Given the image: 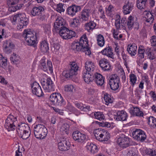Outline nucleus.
Segmentation results:
<instances>
[{
    "label": "nucleus",
    "mask_w": 156,
    "mask_h": 156,
    "mask_svg": "<svg viewBox=\"0 0 156 156\" xmlns=\"http://www.w3.org/2000/svg\"><path fill=\"white\" fill-rule=\"evenodd\" d=\"M19 57L17 56L16 54L14 53L10 58L11 62L16 64H18L19 62Z\"/></svg>",
    "instance_id": "nucleus-54"
},
{
    "label": "nucleus",
    "mask_w": 156,
    "mask_h": 156,
    "mask_svg": "<svg viewBox=\"0 0 156 156\" xmlns=\"http://www.w3.org/2000/svg\"><path fill=\"white\" fill-rule=\"evenodd\" d=\"M148 123L150 126L153 128L156 129V118L151 116L147 119Z\"/></svg>",
    "instance_id": "nucleus-38"
},
{
    "label": "nucleus",
    "mask_w": 156,
    "mask_h": 156,
    "mask_svg": "<svg viewBox=\"0 0 156 156\" xmlns=\"http://www.w3.org/2000/svg\"><path fill=\"white\" fill-rule=\"evenodd\" d=\"M31 133V131L28 130L26 131L19 133V136L23 139H27L30 136Z\"/></svg>",
    "instance_id": "nucleus-51"
},
{
    "label": "nucleus",
    "mask_w": 156,
    "mask_h": 156,
    "mask_svg": "<svg viewBox=\"0 0 156 156\" xmlns=\"http://www.w3.org/2000/svg\"><path fill=\"white\" fill-rule=\"evenodd\" d=\"M4 126L5 128L9 131L14 130L16 128L15 124H11L7 122H5Z\"/></svg>",
    "instance_id": "nucleus-48"
},
{
    "label": "nucleus",
    "mask_w": 156,
    "mask_h": 156,
    "mask_svg": "<svg viewBox=\"0 0 156 156\" xmlns=\"http://www.w3.org/2000/svg\"><path fill=\"white\" fill-rule=\"evenodd\" d=\"M154 51L151 48L147 47L146 48V54L150 60H153L155 58V56L154 53Z\"/></svg>",
    "instance_id": "nucleus-36"
},
{
    "label": "nucleus",
    "mask_w": 156,
    "mask_h": 156,
    "mask_svg": "<svg viewBox=\"0 0 156 156\" xmlns=\"http://www.w3.org/2000/svg\"><path fill=\"white\" fill-rule=\"evenodd\" d=\"M67 29L68 28L65 26L56 30H55V32L58 33L62 38L66 39L68 37H66L67 35H66V32H67Z\"/></svg>",
    "instance_id": "nucleus-32"
},
{
    "label": "nucleus",
    "mask_w": 156,
    "mask_h": 156,
    "mask_svg": "<svg viewBox=\"0 0 156 156\" xmlns=\"http://www.w3.org/2000/svg\"><path fill=\"white\" fill-rule=\"evenodd\" d=\"M80 6L74 5L68 7L67 12L68 14L72 16H75L76 13L80 10Z\"/></svg>",
    "instance_id": "nucleus-21"
},
{
    "label": "nucleus",
    "mask_w": 156,
    "mask_h": 156,
    "mask_svg": "<svg viewBox=\"0 0 156 156\" xmlns=\"http://www.w3.org/2000/svg\"><path fill=\"white\" fill-rule=\"evenodd\" d=\"M7 58L0 54V66L5 69L7 65Z\"/></svg>",
    "instance_id": "nucleus-40"
},
{
    "label": "nucleus",
    "mask_w": 156,
    "mask_h": 156,
    "mask_svg": "<svg viewBox=\"0 0 156 156\" xmlns=\"http://www.w3.org/2000/svg\"><path fill=\"white\" fill-rule=\"evenodd\" d=\"M59 149L62 151H66L68 150L70 147V142L66 140H63L59 142L58 144Z\"/></svg>",
    "instance_id": "nucleus-25"
},
{
    "label": "nucleus",
    "mask_w": 156,
    "mask_h": 156,
    "mask_svg": "<svg viewBox=\"0 0 156 156\" xmlns=\"http://www.w3.org/2000/svg\"><path fill=\"white\" fill-rule=\"evenodd\" d=\"M86 147L88 152L91 154H94L98 152V149L97 146L92 143H87Z\"/></svg>",
    "instance_id": "nucleus-26"
},
{
    "label": "nucleus",
    "mask_w": 156,
    "mask_h": 156,
    "mask_svg": "<svg viewBox=\"0 0 156 156\" xmlns=\"http://www.w3.org/2000/svg\"><path fill=\"white\" fill-rule=\"evenodd\" d=\"M65 25L66 21L64 19L61 17H58L55 22L54 28L53 29V31L55 32V30L65 27Z\"/></svg>",
    "instance_id": "nucleus-19"
},
{
    "label": "nucleus",
    "mask_w": 156,
    "mask_h": 156,
    "mask_svg": "<svg viewBox=\"0 0 156 156\" xmlns=\"http://www.w3.org/2000/svg\"><path fill=\"white\" fill-rule=\"evenodd\" d=\"M104 100L105 101V104L108 105L109 104L113 102V98L111 97L110 95L106 93L104 94Z\"/></svg>",
    "instance_id": "nucleus-44"
},
{
    "label": "nucleus",
    "mask_w": 156,
    "mask_h": 156,
    "mask_svg": "<svg viewBox=\"0 0 156 156\" xmlns=\"http://www.w3.org/2000/svg\"><path fill=\"white\" fill-rule=\"evenodd\" d=\"M136 4L137 8L140 10L144 9L146 7L147 3L144 2L137 1Z\"/></svg>",
    "instance_id": "nucleus-56"
},
{
    "label": "nucleus",
    "mask_w": 156,
    "mask_h": 156,
    "mask_svg": "<svg viewBox=\"0 0 156 156\" xmlns=\"http://www.w3.org/2000/svg\"><path fill=\"white\" fill-rule=\"evenodd\" d=\"M34 133L35 136L38 139L42 138V136L41 134L39 131L36 126H34Z\"/></svg>",
    "instance_id": "nucleus-53"
},
{
    "label": "nucleus",
    "mask_w": 156,
    "mask_h": 156,
    "mask_svg": "<svg viewBox=\"0 0 156 156\" xmlns=\"http://www.w3.org/2000/svg\"><path fill=\"white\" fill-rule=\"evenodd\" d=\"M17 121V117L13 115L10 114L8 115L5 120L6 123L15 124Z\"/></svg>",
    "instance_id": "nucleus-39"
},
{
    "label": "nucleus",
    "mask_w": 156,
    "mask_h": 156,
    "mask_svg": "<svg viewBox=\"0 0 156 156\" xmlns=\"http://www.w3.org/2000/svg\"><path fill=\"white\" fill-rule=\"evenodd\" d=\"M97 43L100 47H103L105 44L104 38L103 36L101 34L98 35L97 37Z\"/></svg>",
    "instance_id": "nucleus-41"
},
{
    "label": "nucleus",
    "mask_w": 156,
    "mask_h": 156,
    "mask_svg": "<svg viewBox=\"0 0 156 156\" xmlns=\"http://www.w3.org/2000/svg\"><path fill=\"white\" fill-rule=\"evenodd\" d=\"M65 5L62 3H59L56 5V10L60 13L64 12L65 11V8L64 6Z\"/></svg>",
    "instance_id": "nucleus-52"
},
{
    "label": "nucleus",
    "mask_w": 156,
    "mask_h": 156,
    "mask_svg": "<svg viewBox=\"0 0 156 156\" xmlns=\"http://www.w3.org/2000/svg\"><path fill=\"white\" fill-rule=\"evenodd\" d=\"M69 126L67 123L63 124L60 128V131L63 133H65L68 134L69 133Z\"/></svg>",
    "instance_id": "nucleus-45"
},
{
    "label": "nucleus",
    "mask_w": 156,
    "mask_h": 156,
    "mask_svg": "<svg viewBox=\"0 0 156 156\" xmlns=\"http://www.w3.org/2000/svg\"><path fill=\"white\" fill-rule=\"evenodd\" d=\"M103 129L101 128H98L95 129L94 131V134L96 139L100 141L102 139L101 136L105 134L103 132Z\"/></svg>",
    "instance_id": "nucleus-33"
},
{
    "label": "nucleus",
    "mask_w": 156,
    "mask_h": 156,
    "mask_svg": "<svg viewBox=\"0 0 156 156\" xmlns=\"http://www.w3.org/2000/svg\"><path fill=\"white\" fill-rule=\"evenodd\" d=\"M105 78L100 73H95L94 74V80L98 85L102 86L104 83Z\"/></svg>",
    "instance_id": "nucleus-22"
},
{
    "label": "nucleus",
    "mask_w": 156,
    "mask_h": 156,
    "mask_svg": "<svg viewBox=\"0 0 156 156\" xmlns=\"http://www.w3.org/2000/svg\"><path fill=\"white\" fill-rule=\"evenodd\" d=\"M145 52L146 53V49L144 48L143 46L140 45L138 49V56L140 59L144 58Z\"/></svg>",
    "instance_id": "nucleus-37"
},
{
    "label": "nucleus",
    "mask_w": 156,
    "mask_h": 156,
    "mask_svg": "<svg viewBox=\"0 0 156 156\" xmlns=\"http://www.w3.org/2000/svg\"><path fill=\"white\" fill-rule=\"evenodd\" d=\"M66 35H67L66 37H68L67 39H69L75 37L76 34L75 32L72 30H69L68 29Z\"/></svg>",
    "instance_id": "nucleus-58"
},
{
    "label": "nucleus",
    "mask_w": 156,
    "mask_h": 156,
    "mask_svg": "<svg viewBox=\"0 0 156 156\" xmlns=\"http://www.w3.org/2000/svg\"><path fill=\"white\" fill-rule=\"evenodd\" d=\"M105 12L106 15L109 16H112V12L114 10V7L111 5H109L108 7L105 8Z\"/></svg>",
    "instance_id": "nucleus-47"
},
{
    "label": "nucleus",
    "mask_w": 156,
    "mask_h": 156,
    "mask_svg": "<svg viewBox=\"0 0 156 156\" xmlns=\"http://www.w3.org/2000/svg\"><path fill=\"white\" fill-rule=\"evenodd\" d=\"M80 22L79 20L76 18L73 19L70 22V26L73 27L78 26Z\"/></svg>",
    "instance_id": "nucleus-61"
},
{
    "label": "nucleus",
    "mask_w": 156,
    "mask_h": 156,
    "mask_svg": "<svg viewBox=\"0 0 156 156\" xmlns=\"http://www.w3.org/2000/svg\"><path fill=\"white\" fill-rule=\"evenodd\" d=\"M43 87L46 92H50L55 90V86L51 78L49 77L46 80V85H44Z\"/></svg>",
    "instance_id": "nucleus-16"
},
{
    "label": "nucleus",
    "mask_w": 156,
    "mask_h": 156,
    "mask_svg": "<svg viewBox=\"0 0 156 156\" xmlns=\"http://www.w3.org/2000/svg\"><path fill=\"white\" fill-rule=\"evenodd\" d=\"M132 135L134 139L141 142H144L147 137L145 133L140 129H136L133 131Z\"/></svg>",
    "instance_id": "nucleus-9"
},
{
    "label": "nucleus",
    "mask_w": 156,
    "mask_h": 156,
    "mask_svg": "<svg viewBox=\"0 0 156 156\" xmlns=\"http://www.w3.org/2000/svg\"><path fill=\"white\" fill-rule=\"evenodd\" d=\"M66 110L68 111L71 112H73L75 110V108L71 105V104L68 102L66 107Z\"/></svg>",
    "instance_id": "nucleus-64"
},
{
    "label": "nucleus",
    "mask_w": 156,
    "mask_h": 156,
    "mask_svg": "<svg viewBox=\"0 0 156 156\" xmlns=\"http://www.w3.org/2000/svg\"><path fill=\"white\" fill-rule=\"evenodd\" d=\"M94 73L88 72L86 70H83L82 76L85 82L89 84L94 79Z\"/></svg>",
    "instance_id": "nucleus-17"
},
{
    "label": "nucleus",
    "mask_w": 156,
    "mask_h": 156,
    "mask_svg": "<svg viewBox=\"0 0 156 156\" xmlns=\"http://www.w3.org/2000/svg\"><path fill=\"white\" fill-rule=\"evenodd\" d=\"M99 65L104 71H108L111 68V65L109 61L106 59L103 58L99 61Z\"/></svg>",
    "instance_id": "nucleus-20"
},
{
    "label": "nucleus",
    "mask_w": 156,
    "mask_h": 156,
    "mask_svg": "<svg viewBox=\"0 0 156 156\" xmlns=\"http://www.w3.org/2000/svg\"><path fill=\"white\" fill-rule=\"evenodd\" d=\"M32 93L38 97L42 96L43 94L41 87L39 83L34 82L31 85Z\"/></svg>",
    "instance_id": "nucleus-12"
},
{
    "label": "nucleus",
    "mask_w": 156,
    "mask_h": 156,
    "mask_svg": "<svg viewBox=\"0 0 156 156\" xmlns=\"http://www.w3.org/2000/svg\"><path fill=\"white\" fill-rule=\"evenodd\" d=\"M94 115L96 119L99 120H101L105 119L104 114L101 112H94Z\"/></svg>",
    "instance_id": "nucleus-50"
},
{
    "label": "nucleus",
    "mask_w": 156,
    "mask_h": 156,
    "mask_svg": "<svg viewBox=\"0 0 156 156\" xmlns=\"http://www.w3.org/2000/svg\"><path fill=\"white\" fill-rule=\"evenodd\" d=\"M137 50V46L135 44H129L128 45L127 51L132 56L136 54Z\"/></svg>",
    "instance_id": "nucleus-27"
},
{
    "label": "nucleus",
    "mask_w": 156,
    "mask_h": 156,
    "mask_svg": "<svg viewBox=\"0 0 156 156\" xmlns=\"http://www.w3.org/2000/svg\"><path fill=\"white\" fill-rule=\"evenodd\" d=\"M31 16H38L40 20H43L44 19V9L41 6H37L33 7L30 11Z\"/></svg>",
    "instance_id": "nucleus-5"
},
{
    "label": "nucleus",
    "mask_w": 156,
    "mask_h": 156,
    "mask_svg": "<svg viewBox=\"0 0 156 156\" xmlns=\"http://www.w3.org/2000/svg\"><path fill=\"white\" fill-rule=\"evenodd\" d=\"M144 20L147 23L151 24L154 20V14L150 11H145L144 12Z\"/></svg>",
    "instance_id": "nucleus-28"
},
{
    "label": "nucleus",
    "mask_w": 156,
    "mask_h": 156,
    "mask_svg": "<svg viewBox=\"0 0 156 156\" xmlns=\"http://www.w3.org/2000/svg\"><path fill=\"white\" fill-rule=\"evenodd\" d=\"M73 86L71 84L67 85L64 87V90L67 92H73Z\"/></svg>",
    "instance_id": "nucleus-63"
},
{
    "label": "nucleus",
    "mask_w": 156,
    "mask_h": 156,
    "mask_svg": "<svg viewBox=\"0 0 156 156\" xmlns=\"http://www.w3.org/2000/svg\"><path fill=\"white\" fill-rule=\"evenodd\" d=\"M134 7L133 4L129 1H126L123 7V13L125 14H129L132 10Z\"/></svg>",
    "instance_id": "nucleus-23"
},
{
    "label": "nucleus",
    "mask_w": 156,
    "mask_h": 156,
    "mask_svg": "<svg viewBox=\"0 0 156 156\" xmlns=\"http://www.w3.org/2000/svg\"><path fill=\"white\" fill-rule=\"evenodd\" d=\"M126 19L123 17L121 19L120 16L119 15L116 16L115 23V26L118 30L122 29L126 30Z\"/></svg>",
    "instance_id": "nucleus-8"
},
{
    "label": "nucleus",
    "mask_w": 156,
    "mask_h": 156,
    "mask_svg": "<svg viewBox=\"0 0 156 156\" xmlns=\"http://www.w3.org/2000/svg\"><path fill=\"white\" fill-rule=\"evenodd\" d=\"M96 123L99 125V126L103 127L110 128L111 126V124L109 122L105 121H102L101 122L96 121Z\"/></svg>",
    "instance_id": "nucleus-59"
},
{
    "label": "nucleus",
    "mask_w": 156,
    "mask_h": 156,
    "mask_svg": "<svg viewBox=\"0 0 156 156\" xmlns=\"http://www.w3.org/2000/svg\"><path fill=\"white\" fill-rule=\"evenodd\" d=\"M72 48L76 51H81L85 52L87 55L91 54L90 48L88 46V42L87 36L83 35L80 39L79 42H74L72 45Z\"/></svg>",
    "instance_id": "nucleus-1"
},
{
    "label": "nucleus",
    "mask_w": 156,
    "mask_h": 156,
    "mask_svg": "<svg viewBox=\"0 0 156 156\" xmlns=\"http://www.w3.org/2000/svg\"><path fill=\"white\" fill-rule=\"evenodd\" d=\"M39 48L41 52H47L49 50V44L47 41L44 40L41 42Z\"/></svg>",
    "instance_id": "nucleus-30"
},
{
    "label": "nucleus",
    "mask_w": 156,
    "mask_h": 156,
    "mask_svg": "<svg viewBox=\"0 0 156 156\" xmlns=\"http://www.w3.org/2000/svg\"><path fill=\"white\" fill-rule=\"evenodd\" d=\"M49 101L52 105L62 106L66 104V102L59 93H53L49 97Z\"/></svg>",
    "instance_id": "nucleus-3"
},
{
    "label": "nucleus",
    "mask_w": 156,
    "mask_h": 156,
    "mask_svg": "<svg viewBox=\"0 0 156 156\" xmlns=\"http://www.w3.org/2000/svg\"><path fill=\"white\" fill-rule=\"evenodd\" d=\"M22 6L21 5L18 4L17 5L9 6L8 10L10 12H14L16 11L17 10L20 9Z\"/></svg>",
    "instance_id": "nucleus-55"
},
{
    "label": "nucleus",
    "mask_w": 156,
    "mask_h": 156,
    "mask_svg": "<svg viewBox=\"0 0 156 156\" xmlns=\"http://www.w3.org/2000/svg\"><path fill=\"white\" fill-rule=\"evenodd\" d=\"M128 116L126 112L124 110L117 112L114 115V119L118 121H125L126 120Z\"/></svg>",
    "instance_id": "nucleus-18"
},
{
    "label": "nucleus",
    "mask_w": 156,
    "mask_h": 156,
    "mask_svg": "<svg viewBox=\"0 0 156 156\" xmlns=\"http://www.w3.org/2000/svg\"><path fill=\"white\" fill-rule=\"evenodd\" d=\"M73 138L75 141L80 143L83 142L86 139V135L79 131H75L72 134Z\"/></svg>",
    "instance_id": "nucleus-15"
},
{
    "label": "nucleus",
    "mask_w": 156,
    "mask_h": 156,
    "mask_svg": "<svg viewBox=\"0 0 156 156\" xmlns=\"http://www.w3.org/2000/svg\"><path fill=\"white\" fill-rule=\"evenodd\" d=\"M79 67L75 62L70 63V68L69 70L64 71L62 75L66 78H70L77 74Z\"/></svg>",
    "instance_id": "nucleus-4"
},
{
    "label": "nucleus",
    "mask_w": 156,
    "mask_h": 156,
    "mask_svg": "<svg viewBox=\"0 0 156 156\" xmlns=\"http://www.w3.org/2000/svg\"><path fill=\"white\" fill-rule=\"evenodd\" d=\"M39 67L45 72L47 71L48 69H49L51 72L53 71V67L51 62L49 60H48L46 65L45 63V57H43L40 61Z\"/></svg>",
    "instance_id": "nucleus-7"
},
{
    "label": "nucleus",
    "mask_w": 156,
    "mask_h": 156,
    "mask_svg": "<svg viewBox=\"0 0 156 156\" xmlns=\"http://www.w3.org/2000/svg\"><path fill=\"white\" fill-rule=\"evenodd\" d=\"M98 13L101 19L104 20H106V18L105 15V12L102 6H100L98 8Z\"/></svg>",
    "instance_id": "nucleus-49"
},
{
    "label": "nucleus",
    "mask_w": 156,
    "mask_h": 156,
    "mask_svg": "<svg viewBox=\"0 0 156 156\" xmlns=\"http://www.w3.org/2000/svg\"><path fill=\"white\" fill-rule=\"evenodd\" d=\"M127 156H137L136 150L134 148H129L128 149Z\"/></svg>",
    "instance_id": "nucleus-60"
},
{
    "label": "nucleus",
    "mask_w": 156,
    "mask_h": 156,
    "mask_svg": "<svg viewBox=\"0 0 156 156\" xmlns=\"http://www.w3.org/2000/svg\"><path fill=\"white\" fill-rule=\"evenodd\" d=\"M17 128V131L18 134L30 130L29 126L24 123H21L19 124Z\"/></svg>",
    "instance_id": "nucleus-29"
},
{
    "label": "nucleus",
    "mask_w": 156,
    "mask_h": 156,
    "mask_svg": "<svg viewBox=\"0 0 156 156\" xmlns=\"http://www.w3.org/2000/svg\"><path fill=\"white\" fill-rule=\"evenodd\" d=\"M14 47V44L10 40H6L3 44L4 51L7 54L11 52Z\"/></svg>",
    "instance_id": "nucleus-13"
},
{
    "label": "nucleus",
    "mask_w": 156,
    "mask_h": 156,
    "mask_svg": "<svg viewBox=\"0 0 156 156\" xmlns=\"http://www.w3.org/2000/svg\"><path fill=\"white\" fill-rule=\"evenodd\" d=\"M36 126L39 131L41 134L42 136V138H44L47 135L48 133V131L46 127L44 125L41 124L36 125Z\"/></svg>",
    "instance_id": "nucleus-34"
},
{
    "label": "nucleus",
    "mask_w": 156,
    "mask_h": 156,
    "mask_svg": "<svg viewBox=\"0 0 156 156\" xmlns=\"http://www.w3.org/2000/svg\"><path fill=\"white\" fill-rule=\"evenodd\" d=\"M101 53L103 55H106L109 58L112 59H114V54L111 47L108 46L105 48L101 51Z\"/></svg>",
    "instance_id": "nucleus-24"
},
{
    "label": "nucleus",
    "mask_w": 156,
    "mask_h": 156,
    "mask_svg": "<svg viewBox=\"0 0 156 156\" xmlns=\"http://www.w3.org/2000/svg\"><path fill=\"white\" fill-rule=\"evenodd\" d=\"M96 26V23L93 21H90L89 22L86 23L85 24V29L89 32H90L93 30Z\"/></svg>",
    "instance_id": "nucleus-35"
},
{
    "label": "nucleus",
    "mask_w": 156,
    "mask_h": 156,
    "mask_svg": "<svg viewBox=\"0 0 156 156\" xmlns=\"http://www.w3.org/2000/svg\"><path fill=\"white\" fill-rule=\"evenodd\" d=\"M129 78L132 87H133L137 80L136 77L133 74H130L129 75Z\"/></svg>",
    "instance_id": "nucleus-57"
},
{
    "label": "nucleus",
    "mask_w": 156,
    "mask_h": 156,
    "mask_svg": "<svg viewBox=\"0 0 156 156\" xmlns=\"http://www.w3.org/2000/svg\"><path fill=\"white\" fill-rule=\"evenodd\" d=\"M85 69L84 70H86L88 72L94 73L95 70V66L93 63L91 61H87L85 63Z\"/></svg>",
    "instance_id": "nucleus-31"
},
{
    "label": "nucleus",
    "mask_w": 156,
    "mask_h": 156,
    "mask_svg": "<svg viewBox=\"0 0 156 156\" xmlns=\"http://www.w3.org/2000/svg\"><path fill=\"white\" fill-rule=\"evenodd\" d=\"M28 18L26 17V15L24 13H22L16 26L17 29L22 30L28 24Z\"/></svg>",
    "instance_id": "nucleus-11"
},
{
    "label": "nucleus",
    "mask_w": 156,
    "mask_h": 156,
    "mask_svg": "<svg viewBox=\"0 0 156 156\" xmlns=\"http://www.w3.org/2000/svg\"><path fill=\"white\" fill-rule=\"evenodd\" d=\"M131 112V113L134 116H143L144 115L143 112L140 111V108L137 107L134 108Z\"/></svg>",
    "instance_id": "nucleus-42"
},
{
    "label": "nucleus",
    "mask_w": 156,
    "mask_h": 156,
    "mask_svg": "<svg viewBox=\"0 0 156 156\" xmlns=\"http://www.w3.org/2000/svg\"><path fill=\"white\" fill-rule=\"evenodd\" d=\"M22 36L28 45L34 47H36L37 38L35 33H33L30 29H25Z\"/></svg>",
    "instance_id": "nucleus-2"
},
{
    "label": "nucleus",
    "mask_w": 156,
    "mask_h": 156,
    "mask_svg": "<svg viewBox=\"0 0 156 156\" xmlns=\"http://www.w3.org/2000/svg\"><path fill=\"white\" fill-rule=\"evenodd\" d=\"M117 143L118 145L122 148H126L130 144L129 138L127 136L119 138Z\"/></svg>",
    "instance_id": "nucleus-14"
},
{
    "label": "nucleus",
    "mask_w": 156,
    "mask_h": 156,
    "mask_svg": "<svg viewBox=\"0 0 156 156\" xmlns=\"http://www.w3.org/2000/svg\"><path fill=\"white\" fill-rule=\"evenodd\" d=\"M133 24L134 20L133 17L132 16H130L128 19H126V28L127 27L129 30H131Z\"/></svg>",
    "instance_id": "nucleus-43"
},
{
    "label": "nucleus",
    "mask_w": 156,
    "mask_h": 156,
    "mask_svg": "<svg viewBox=\"0 0 156 156\" xmlns=\"http://www.w3.org/2000/svg\"><path fill=\"white\" fill-rule=\"evenodd\" d=\"M92 12V11L90 9L84 8L80 12L79 16L80 20L83 22L87 21Z\"/></svg>",
    "instance_id": "nucleus-10"
},
{
    "label": "nucleus",
    "mask_w": 156,
    "mask_h": 156,
    "mask_svg": "<svg viewBox=\"0 0 156 156\" xmlns=\"http://www.w3.org/2000/svg\"><path fill=\"white\" fill-rule=\"evenodd\" d=\"M19 0H8L7 1L9 6L16 5L18 2Z\"/></svg>",
    "instance_id": "nucleus-62"
},
{
    "label": "nucleus",
    "mask_w": 156,
    "mask_h": 156,
    "mask_svg": "<svg viewBox=\"0 0 156 156\" xmlns=\"http://www.w3.org/2000/svg\"><path fill=\"white\" fill-rule=\"evenodd\" d=\"M108 80V84L112 90H116L119 88L120 78L117 74H114L110 76L109 77Z\"/></svg>",
    "instance_id": "nucleus-6"
},
{
    "label": "nucleus",
    "mask_w": 156,
    "mask_h": 156,
    "mask_svg": "<svg viewBox=\"0 0 156 156\" xmlns=\"http://www.w3.org/2000/svg\"><path fill=\"white\" fill-rule=\"evenodd\" d=\"M103 132L105 134H104L103 136H101V138H102V139L100 141L103 142L108 140L110 137V133H108V131L104 129H103Z\"/></svg>",
    "instance_id": "nucleus-46"
}]
</instances>
